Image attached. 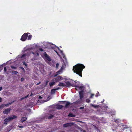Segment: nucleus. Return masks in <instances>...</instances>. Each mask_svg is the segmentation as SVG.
Masks as SVG:
<instances>
[{"label":"nucleus","mask_w":132,"mask_h":132,"mask_svg":"<svg viewBox=\"0 0 132 132\" xmlns=\"http://www.w3.org/2000/svg\"><path fill=\"white\" fill-rule=\"evenodd\" d=\"M58 50L60 51L61 55L58 54V56L61 59V61L63 62L62 64L60 65V69L58 70V75L61 74L63 73V71L65 70L66 68V63L67 62V59L63 53V51L60 50L58 47Z\"/></svg>","instance_id":"1"},{"label":"nucleus","mask_w":132,"mask_h":132,"mask_svg":"<svg viewBox=\"0 0 132 132\" xmlns=\"http://www.w3.org/2000/svg\"><path fill=\"white\" fill-rule=\"evenodd\" d=\"M50 107L52 109L50 111L49 113L45 114L44 116L42 117V118H46L51 119L57 115V112H55V110L58 109L57 104L52 105Z\"/></svg>","instance_id":"2"},{"label":"nucleus","mask_w":132,"mask_h":132,"mask_svg":"<svg viewBox=\"0 0 132 132\" xmlns=\"http://www.w3.org/2000/svg\"><path fill=\"white\" fill-rule=\"evenodd\" d=\"M85 68V66L81 64H78L74 66L73 68L74 72L76 73L81 77H82V72Z\"/></svg>","instance_id":"3"},{"label":"nucleus","mask_w":132,"mask_h":132,"mask_svg":"<svg viewBox=\"0 0 132 132\" xmlns=\"http://www.w3.org/2000/svg\"><path fill=\"white\" fill-rule=\"evenodd\" d=\"M26 49L25 50V51H30L34 55L35 57H37L39 55V51H43V50L42 48H40L39 49H37L36 48H35L34 47H32L28 49Z\"/></svg>","instance_id":"4"},{"label":"nucleus","mask_w":132,"mask_h":132,"mask_svg":"<svg viewBox=\"0 0 132 132\" xmlns=\"http://www.w3.org/2000/svg\"><path fill=\"white\" fill-rule=\"evenodd\" d=\"M43 57L46 62L51 66L54 65L53 64H52L51 59L50 57L46 54L45 52H44L43 54Z\"/></svg>","instance_id":"5"},{"label":"nucleus","mask_w":132,"mask_h":132,"mask_svg":"<svg viewBox=\"0 0 132 132\" xmlns=\"http://www.w3.org/2000/svg\"><path fill=\"white\" fill-rule=\"evenodd\" d=\"M17 116L15 115H12V116L7 118L5 119L4 121V123L5 124H7V123L12 120L13 119L16 118Z\"/></svg>","instance_id":"6"},{"label":"nucleus","mask_w":132,"mask_h":132,"mask_svg":"<svg viewBox=\"0 0 132 132\" xmlns=\"http://www.w3.org/2000/svg\"><path fill=\"white\" fill-rule=\"evenodd\" d=\"M76 82L74 81L73 82H70L69 81H67L65 82L66 84L65 86L69 87L71 86L73 87L75 86V84Z\"/></svg>","instance_id":"7"},{"label":"nucleus","mask_w":132,"mask_h":132,"mask_svg":"<svg viewBox=\"0 0 132 132\" xmlns=\"http://www.w3.org/2000/svg\"><path fill=\"white\" fill-rule=\"evenodd\" d=\"M29 34L28 33L24 34L22 36L21 38V40L23 41H25L27 39V37Z\"/></svg>","instance_id":"8"},{"label":"nucleus","mask_w":132,"mask_h":132,"mask_svg":"<svg viewBox=\"0 0 132 132\" xmlns=\"http://www.w3.org/2000/svg\"><path fill=\"white\" fill-rule=\"evenodd\" d=\"M74 124L73 122L67 123L64 124L63 126L64 128L71 127Z\"/></svg>","instance_id":"9"},{"label":"nucleus","mask_w":132,"mask_h":132,"mask_svg":"<svg viewBox=\"0 0 132 132\" xmlns=\"http://www.w3.org/2000/svg\"><path fill=\"white\" fill-rule=\"evenodd\" d=\"M84 90H82L79 92V95L80 99V100H81L84 97Z\"/></svg>","instance_id":"10"},{"label":"nucleus","mask_w":132,"mask_h":132,"mask_svg":"<svg viewBox=\"0 0 132 132\" xmlns=\"http://www.w3.org/2000/svg\"><path fill=\"white\" fill-rule=\"evenodd\" d=\"M123 131L125 130L126 131H130V129L127 126L125 125L123 126Z\"/></svg>","instance_id":"11"},{"label":"nucleus","mask_w":132,"mask_h":132,"mask_svg":"<svg viewBox=\"0 0 132 132\" xmlns=\"http://www.w3.org/2000/svg\"><path fill=\"white\" fill-rule=\"evenodd\" d=\"M12 103H8L6 104H2L1 106H0V109L3 108L5 106H8Z\"/></svg>","instance_id":"12"},{"label":"nucleus","mask_w":132,"mask_h":132,"mask_svg":"<svg viewBox=\"0 0 132 132\" xmlns=\"http://www.w3.org/2000/svg\"><path fill=\"white\" fill-rule=\"evenodd\" d=\"M11 110V109L9 108L6 109L4 111V113L5 114H7Z\"/></svg>","instance_id":"13"},{"label":"nucleus","mask_w":132,"mask_h":132,"mask_svg":"<svg viewBox=\"0 0 132 132\" xmlns=\"http://www.w3.org/2000/svg\"><path fill=\"white\" fill-rule=\"evenodd\" d=\"M58 89H52L51 91V94L52 95H54L55 93V90H57Z\"/></svg>","instance_id":"14"},{"label":"nucleus","mask_w":132,"mask_h":132,"mask_svg":"<svg viewBox=\"0 0 132 132\" xmlns=\"http://www.w3.org/2000/svg\"><path fill=\"white\" fill-rule=\"evenodd\" d=\"M70 103L69 102H67L65 103V105L64 106L65 108H68L69 106L70 105Z\"/></svg>","instance_id":"15"},{"label":"nucleus","mask_w":132,"mask_h":132,"mask_svg":"<svg viewBox=\"0 0 132 132\" xmlns=\"http://www.w3.org/2000/svg\"><path fill=\"white\" fill-rule=\"evenodd\" d=\"M27 54H24L22 55H21L20 57V59H23L25 58L26 56H27Z\"/></svg>","instance_id":"16"},{"label":"nucleus","mask_w":132,"mask_h":132,"mask_svg":"<svg viewBox=\"0 0 132 132\" xmlns=\"http://www.w3.org/2000/svg\"><path fill=\"white\" fill-rule=\"evenodd\" d=\"M52 46H51V48L54 50V51L55 52L57 53V54H58V52L57 51V50H55V48L54 47H55V45H52Z\"/></svg>","instance_id":"17"},{"label":"nucleus","mask_w":132,"mask_h":132,"mask_svg":"<svg viewBox=\"0 0 132 132\" xmlns=\"http://www.w3.org/2000/svg\"><path fill=\"white\" fill-rule=\"evenodd\" d=\"M58 86H59L63 87H64L65 86V85L63 83V82H59L58 84Z\"/></svg>","instance_id":"18"},{"label":"nucleus","mask_w":132,"mask_h":132,"mask_svg":"<svg viewBox=\"0 0 132 132\" xmlns=\"http://www.w3.org/2000/svg\"><path fill=\"white\" fill-rule=\"evenodd\" d=\"M64 79V77L61 76H58V81Z\"/></svg>","instance_id":"19"},{"label":"nucleus","mask_w":132,"mask_h":132,"mask_svg":"<svg viewBox=\"0 0 132 132\" xmlns=\"http://www.w3.org/2000/svg\"><path fill=\"white\" fill-rule=\"evenodd\" d=\"M27 119L26 117H22L21 120V121L23 122L25 121Z\"/></svg>","instance_id":"20"},{"label":"nucleus","mask_w":132,"mask_h":132,"mask_svg":"<svg viewBox=\"0 0 132 132\" xmlns=\"http://www.w3.org/2000/svg\"><path fill=\"white\" fill-rule=\"evenodd\" d=\"M55 82L53 81L50 82L49 83L50 85V86H52L55 84Z\"/></svg>","instance_id":"21"},{"label":"nucleus","mask_w":132,"mask_h":132,"mask_svg":"<svg viewBox=\"0 0 132 132\" xmlns=\"http://www.w3.org/2000/svg\"><path fill=\"white\" fill-rule=\"evenodd\" d=\"M68 116L69 117H75V114H74L72 113H70L68 115Z\"/></svg>","instance_id":"22"},{"label":"nucleus","mask_w":132,"mask_h":132,"mask_svg":"<svg viewBox=\"0 0 132 132\" xmlns=\"http://www.w3.org/2000/svg\"><path fill=\"white\" fill-rule=\"evenodd\" d=\"M91 105L92 106L94 107L95 108H98V106H99L98 105H94L92 104H91Z\"/></svg>","instance_id":"23"},{"label":"nucleus","mask_w":132,"mask_h":132,"mask_svg":"<svg viewBox=\"0 0 132 132\" xmlns=\"http://www.w3.org/2000/svg\"><path fill=\"white\" fill-rule=\"evenodd\" d=\"M27 37H28V38H27L28 40H30L31 39L32 36L31 35H29V36L28 35V36H27Z\"/></svg>","instance_id":"24"},{"label":"nucleus","mask_w":132,"mask_h":132,"mask_svg":"<svg viewBox=\"0 0 132 132\" xmlns=\"http://www.w3.org/2000/svg\"><path fill=\"white\" fill-rule=\"evenodd\" d=\"M114 121L116 123H119V122L120 121V120L119 119H116Z\"/></svg>","instance_id":"25"},{"label":"nucleus","mask_w":132,"mask_h":132,"mask_svg":"<svg viewBox=\"0 0 132 132\" xmlns=\"http://www.w3.org/2000/svg\"><path fill=\"white\" fill-rule=\"evenodd\" d=\"M64 107L63 105H58V109H61Z\"/></svg>","instance_id":"26"},{"label":"nucleus","mask_w":132,"mask_h":132,"mask_svg":"<svg viewBox=\"0 0 132 132\" xmlns=\"http://www.w3.org/2000/svg\"><path fill=\"white\" fill-rule=\"evenodd\" d=\"M84 88V87L83 86H79V89L80 90H82V89Z\"/></svg>","instance_id":"27"},{"label":"nucleus","mask_w":132,"mask_h":132,"mask_svg":"<svg viewBox=\"0 0 132 132\" xmlns=\"http://www.w3.org/2000/svg\"><path fill=\"white\" fill-rule=\"evenodd\" d=\"M76 83L75 84V86L73 87H75V89L77 90H78L79 89V86L76 85Z\"/></svg>","instance_id":"28"},{"label":"nucleus","mask_w":132,"mask_h":132,"mask_svg":"<svg viewBox=\"0 0 132 132\" xmlns=\"http://www.w3.org/2000/svg\"><path fill=\"white\" fill-rule=\"evenodd\" d=\"M86 102L87 103H89L90 102V100L89 99H87L86 100Z\"/></svg>","instance_id":"29"},{"label":"nucleus","mask_w":132,"mask_h":132,"mask_svg":"<svg viewBox=\"0 0 132 132\" xmlns=\"http://www.w3.org/2000/svg\"><path fill=\"white\" fill-rule=\"evenodd\" d=\"M12 73H13L16 74H17L18 73V72L16 71H13L12 72Z\"/></svg>","instance_id":"30"},{"label":"nucleus","mask_w":132,"mask_h":132,"mask_svg":"<svg viewBox=\"0 0 132 132\" xmlns=\"http://www.w3.org/2000/svg\"><path fill=\"white\" fill-rule=\"evenodd\" d=\"M94 94H91V95L90 97V98H92L94 96Z\"/></svg>","instance_id":"31"},{"label":"nucleus","mask_w":132,"mask_h":132,"mask_svg":"<svg viewBox=\"0 0 132 132\" xmlns=\"http://www.w3.org/2000/svg\"><path fill=\"white\" fill-rule=\"evenodd\" d=\"M28 95H27V96H25L24 97H22V98H21V100H22V99H24V98H27V97H28Z\"/></svg>","instance_id":"32"},{"label":"nucleus","mask_w":132,"mask_h":132,"mask_svg":"<svg viewBox=\"0 0 132 132\" xmlns=\"http://www.w3.org/2000/svg\"><path fill=\"white\" fill-rule=\"evenodd\" d=\"M23 65H24L26 66V67L27 66V65L26 64V63L24 61L23 62Z\"/></svg>","instance_id":"33"},{"label":"nucleus","mask_w":132,"mask_h":132,"mask_svg":"<svg viewBox=\"0 0 132 132\" xmlns=\"http://www.w3.org/2000/svg\"><path fill=\"white\" fill-rule=\"evenodd\" d=\"M11 68L14 69H16V67L14 66H11Z\"/></svg>","instance_id":"34"},{"label":"nucleus","mask_w":132,"mask_h":132,"mask_svg":"<svg viewBox=\"0 0 132 132\" xmlns=\"http://www.w3.org/2000/svg\"><path fill=\"white\" fill-rule=\"evenodd\" d=\"M99 92H97L96 93V96H98L100 95H98L99 94Z\"/></svg>","instance_id":"35"},{"label":"nucleus","mask_w":132,"mask_h":132,"mask_svg":"<svg viewBox=\"0 0 132 132\" xmlns=\"http://www.w3.org/2000/svg\"><path fill=\"white\" fill-rule=\"evenodd\" d=\"M24 80V79L23 78H22L21 79V81H23Z\"/></svg>","instance_id":"36"},{"label":"nucleus","mask_w":132,"mask_h":132,"mask_svg":"<svg viewBox=\"0 0 132 132\" xmlns=\"http://www.w3.org/2000/svg\"><path fill=\"white\" fill-rule=\"evenodd\" d=\"M80 109H84V107H81L79 108Z\"/></svg>","instance_id":"37"},{"label":"nucleus","mask_w":132,"mask_h":132,"mask_svg":"<svg viewBox=\"0 0 132 132\" xmlns=\"http://www.w3.org/2000/svg\"><path fill=\"white\" fill-rule=\"evenodd\" d=\"M6 70V68L5 67H4V70L5 72Z\"/></svg>","instance_id":"38"},{"label":"nucleus","mask_w":132,"mask_h":132,"mask_svg":"<svg viewBox=\"0 0 132 132\" xmlns=\"http://www.w3.org/2000/svg\"><path fill=\"white\" fill-rule=\"evenodd\" d=\"M2 98L1 97H0V102H2Z\"/></svg>","instance_id":"39"},{"label":"nucleus","mask_w":132,"mask_h":132,"mask_svg":"<svg viewBox=\"0 0 132 132\" xmlns=\"http://www.w3.org/2000/svg\"><path fill=\"white\" fill-rule=\"evenodd\" d=\"M21 69H22V70H23L24 71V68H23V67H21Z\"/></svg>","instance_id":"40"},{"label":"nucleus","mask_w":132,"mask_h":132,"mask_svg":"<svg viewBox=\"0 0 132 132\" xmlns=\"http://www.w3.org/2000/svg\"><path fill=\"white\" fill-rule=\"evenodd\" d=\"M19 128H23V126H19Z\"/></svg>","instance_id":"41"},{"label":"nucleus","mask_w":132,"mask_h":132,"mask_svg":"<svg viewBox=\"0 0 132 132\" xmlns=\"http://www.w3.org/2000/svg\"><path fill=\"white\" fill-rule=\"evenodd\" d=\"M48 82V80H47V81H46V85L47 84Z\"/></svg>","instance_id":"42"},{"label":"nucleus","mask_w":132,"mask_h":132,"mask_svg":"<svg viewBox=\"0 0 132 132\" xmlns=\"http://www.w3.org/2000/svg\"><path fill=\"white\" fill-rule=\"evenodd\" d=\"M2 89V87H0V91H1Z\"/></svg>","instance_id":"43"},{"label":"nucleus","mask_w":132,"mask_h":132,"mask_svg":"<svg viewBox=\"0 0 132 132\" xmlns=\"http://www.w3.org/2000/svg\"><path fill=\"white\" fill-rule=\"evenodd\" d=\"M82 132H86L85 130H83L82 131Z\"/></svg>","instance_id":"44"},{"label":"nucleus","mask_w":132,"mask_h":132,"mask_svg":"<svg viewBox=\"0 0 132 132\" xmlns=\"http://www.w3.org/2000/svg\"><path fill=\"white\" fill-rule=\"evenodd\" d=\"M56 67L57 68L58 67V63H57L56 64Z\"/></svg>","instance_id":"45"},{"label":"nucleus","mask_w":132,"mask_h":132,"mask_svg":"<svg viewBox=\"0 0 132 132\" xmlns=\"http://www.w3.org/2000/svg\"><path fill=\"white\" fill-rule=\"evenodd\" d=\"M41 83V82H39V83H37V85H39L40 83Z\"/></svg>","instance_id":"46"},{"label":"nucleus","mask_w":132,"mask_h":132,"mask_svg":"<svg viewBox=\"0 0 132 132\" xmlns=\"http://www.w3.org/2000/svg\"><path fill=\"white\" fill-rule=\"evenodd\" d=\"M42 98V97L40 96H39V98Z\"/></svg>","instance_id":"47"},{"label":"nucleus","mask_w":132,"mask_h":132,"mask_svg":"<svg viewBox=\"0 0 132 132\" xmlns=\"http://www.w3.org/2000/svg\"><path fill=\"white\" fill-rule=\"evenodd\" d=\"M57 74H56V75H55L54 76V77H55V76H57Z\"/></svg>","instance_id":"48"},{"label":"nucleus","mask_w":132,"mask_h":132,"mask_svg":"<svg viewBox=\"0 0 132 132\" xmlns=\"http://www.w3.org/2000/svg\"><path fill=\"white\" fill-rule=\"evenodd\" d=\"M60 132H65V131H61Z\"/></svg>","instance_id":"49"},{"label":"nucleus","mask_w":132,"mask_h":132,"mask_svg":"<svg viewBox=\"0 0 132 132\" xmlns=\"http://www.w3.org/2000/svg\"><path fill=\"white\" fill-rule=\"evenodd\" d=\"M52 62L53 63H54V61H52Z\"/></svg>","instance_id":"50"},{"label":"nucleus","mask_w":132,"mask_h":132,"mask_svg":"<svg viewBox=\"0 0 132 132\" xmlns=\"http://www.w3.org/2000/svg\"><path fill=\"white\" fill-rule=\"evenodd\" d=\"M60 48H62V47L61 46H60Z\"/></svg>","instance_id":"51"},{"label":"nucleus","mask_w":132,"mask_h":132,"mask_svg":"<svg viewBox=\"0 0 132 132\" xmlns=\"http://www.w3.org/2000/svg\"><path fill=\"white\" fill-rule=\"evenodd\" d=\"M49 97V96H47V97L48 98Z\"/></svg>","instance_id":"52"},{"label":"nucleus","mask_w":132,"mask_h":132,"mask_svg":"<svg viewBox=\"0 0 132 132\" xmlns=\"http://www.w3.org/2000/svg\"><path fill=\"white\" fill-rule=\"evenodd\" d=\"M32 95V94H31L30 95V96H31V95Z\"/></svg>","instance_id":"53"},{"label":"nucleus","mask_w":132,"mask_h":132,"mask_svg":"<svg viewBox=\"0 0 132 132\" xmlns=\"http://www.w3.org/2000/svg\"><path fill=\"white\" fill-rule=\"evenodd\" d=\"M58 89H60V88H59V87H58Z\"/></svg>","instance_id":"54"},{"label":"nucleus","mask_w":132,"mask_h":132,"mask_svg":"<svg viewBox=\"0 0 132 132\" xmlns=\"http://www.w3.org/2000/svg\"><path fill=\"white\" fill-rule=\"evenodd\" d=\"M58 67L59 66V64L58 63Z\"/></svg>","instance_id":"55"},{"label":"nucleus","mask_w":132,"mask_h":132,"mask_svg":"<svg viewBox=\"0 0 132 132\" xmlns=\"http://www.w3.org/2000/svg\"><path fill=\"white\" fill-rule=\"evenodd\" d=\"M63 102H65V101H63Z\"/></svg>","instance_id":"56"},{"label":"nucleus","mask_w":132,"mask_h":132,"mask_svg":"<svg viewBox=\"0 0 132 132\" xmlns=\"http://www.w3.org/2000/svg\"><path fill=\"white\" fill-rule=\"evenodd\" d=\"M48 101V100H47V101Z\"/></svg>","instance_id":"57"},{"label":"nucleus","mask_w":132,"mask_h":132,"mask_svg":"<svg viewBox=\"0 0 132 132\" xmlns=\"http://www.w3.org/2000/svg\"><path fill=\"white\" fill-rule=\"evenodd\" d=\"M28 55H29V54H28Z\"/></svg>","instance_id":"58"}]
</instances>
